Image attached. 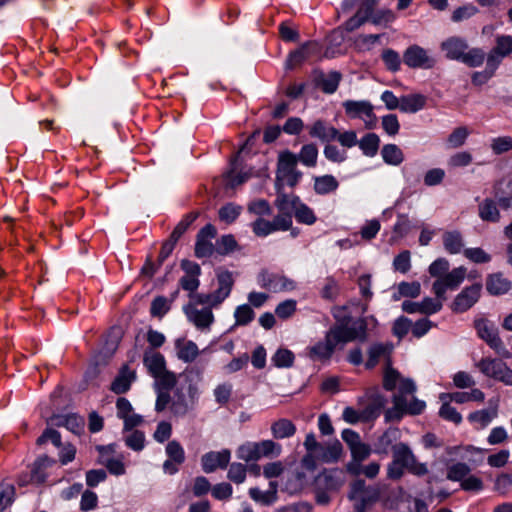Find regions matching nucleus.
I'll use <instances>...</instances> for the list:
<instances>
[{"mask_svg":"<svg viewBox=\"0 0 512 512\" xmlns=\"http://www.w3.org/2000/svg\"><path fill=\"white\" fill-rule=\"evenodd\" d=\"M350 316H345L340 320V324L332 326L328 331V337L337 345L339 343H348L356 339L365 340L367 337V321L365 318H359L349 327Z\"/></svg>","mask_w":512,"mask_h":512,"instance_id":"1","label":"nucleus"},{"mask_svg":"<svg viewBox=\"0 0 512 512\" xmlns=\"http://www.w3.org/2000/svg\"><path fill=\"white\" fill-rule=\"evenodd\" d=\"M282 447L273 440L247 442L237 449V457L245 462L257 461L262 457L272 458L281 454Z\"/></svg>","mask_w":512,"mask_h":512,"instance_id":"2","label":"nucleus"},{"mask_svg":"<svg viewBox=\"0 0 512 512\" xmlns=\"http://www.w3.org/2000/svg\"><path fill=\"white\" fill-rule=\"evenodd\" d=\"M386 403V397L380 393L377 387L369 388L364 396L358 398L363 423L374 422L381 415Z\"/></svg>","mask_w":512,"mask_h":512,"instance_id":"3","label":"nucleus"},{"mask_svg":"<svg viewBox=\"0 0 512 512\" xmlns=\"http://www.w3.org/2000/svg\"><path fill=\"white\" fill-rule=\"evenodd\" d=\"M476 366L485 376L512 385V369L502 360L482 358Z\"/></svg>","mask_w":512,"mask_h":512,"instance_id":"4","label":"nucleus"},{"mask_svg":"<svg viewBox=\"0 0 512 512\" xmlns=\"http://www.w3.org/2000/svg\"><path fill=\"white\" fill-rule=\"evenodd\" d=\"M481 290V283H474L471 286L464 288L451 303V310L454 313L466 312L479 300Z\"/></svg>","mask_w":512,"mask_h":512,"instance_id":"5","label":"nucleus"},{"mask_svg":"<svg viewBox=\"0 0 512 512\" xmlns=\"http://www.w3.org/2000/svg\"><path fill=\"white\" fill-rule=\"evenodd\" d=\"M403 62L413 69H430L435 65V60L427 54L425 49L418 45H411L404 51Z\"/></svg>","mask_w":512,"mask_h":512,"instance_id":"6","label":"nucleus"},{"mask_svg":"<svg viewBox=\"0 0 512 512\" xmlns=\"http://www.w3.org/2000/svg\"><path fill=\"white\" fill-rule=\"evenodd\" d=\"M341 80L342 74L339 71H330L327 74L319 68L312 71V82L315 88L320 89L325 94L336 92Z\"/></svg>","mask_w":512,"mask_h":512,"instance_id":"7","label":"nucleus"},{"mask_svg":"<svg viewBox=\"0 0 512 512\" xmlns=\"http://www.w3.org/2000/svg\"><path fill=\"white\" fill-rule=\"evenodd\" d=\"M298 158L297 155L289 150L283 151L279 154L275 186H284V178L288 174H292L297 169Z\"/></svg>","mask_w":512,"mask_h":512,"instance_id":"8","label":"nucleus"},{"mask_svg":"<svg viewBox=\"0 0 512 512\" xmlns=\"http://www.w3.org/2000/svg\"><path fill=\"white\" fill-rule=\"evenodd\" d=\"M231 452L229 449L222 451H211L201 457L202 469L205 473H212L218 468L225 469L230 461Z\"/></svg>","mask_w":512,"mask_h":512,"instance_id":"9","label":"nucleus"},{"mask_svg":"<svg viewBox=\"0 0 512 512\" xmlns=\"http://www.w3.org/2000/svg\"><path fill=\"white\" fill-rule=\"evenodd\" d=\"M262 287L272 292H281L294 289V282L284 275L262 271Z\"/></svg>","mask_w":512,"mask_h":512,"instance_id":"10","label":"nucleus"},{"mask_svg":"<svg viewBox=\"0 0 512 512\" xmlns=\"http://www.w3.org/2000/svg\"><path fill=\"white\" fill-rule=\"evenodd\" d=\"M183 309L187 318L193 322L198 329L208 328L214 321L211 307L198 310L192 303H188Z\"/></svg>","mask_w":512,"mask_h":512,"instance_id":"11","label":"nucleus"},{"mask_svg":"<svg viewBox=\"0 0 512 512\" xmlns=\"http://www.w3.org/2000/svg\"><path fill=\"white\" fill-rule=\"evenodd\" d=\"M310 137L318 138L323 143H330L336 140L338 129L323 119L316 120L312 125L307 126Z\"/></svg>","mask_w":512,"mask_h":512,"instance_id":"12","label":"nucleus"},{"mask_svg":"<svg viewBox=\"0 0 512 512\" xmlns=\"http://www.w3.org/2000/svg\"><path fill=\"white\" fill-rule=\"evenodd\" d=\"M441 48L448 59L460 61L468 49V44L460 37H450L442 42Z\"/></svg>","mask_w":512,"mask_h":512,"instance_id":"13","label":"nucleus"},{"mask_svg":"<svg viewBox=\"0 0 512 512\" xmlns=\"http://www.w3.org/2000/svg\"><path fill=\"white\" fill-rule=\"evenodd\" d=\"M512 288V282L505 278L503 273L489 274L486 278V290L491 295H502Z\"/></svg>","mask_w":512,"mask_h":512,"instance_id":"14","label":"nucleus"},{"mask_svg":"<svg viewBox=\"0 0 512 512\" xmlns=\"http://www.w3.org/2000/svg\"><path fill=\"white\" fill-rule=\"evenodd\" d=\"M345 113L351 118H360L362 115L375 119L373 106L368 101L347 100L343 103Z\"/></svg>","mask_w":512,"mask_h":512,"instance_id":"15","label":"nucleus"},{"mask_svg":"<svg viewBox=\"0 0 512 512\" xmlns=\"http://www.w3.org/2000/svg\"><path fill=\"white\" fill-rule=\"evenodd\" d=\"M335 348L336 344L330 337H328V333L326 332L324 341H319L312 346L309 349L308 355L312 360H329L332 357Z\"/></svg>","mask_w":512,"mask_h":512,"instance_id":"16","label":"nucleus"},{"mask_svg":"<svg viewBox=\"0 0 512 512\" xmlns=\"http://www.w3.org/2000/svg\"><path fill=\"white\" fill-rule=\"evenodd\" d=\"M143 363L152 377H157L166 370V361L160 352L146 350L143 356Z\"/></svg>","mask_w":512,"mask_h":512,"instance_id":"17","label":"nucleus"},{"mask_svg":"<svg viewBox=\"0 0 512 512\" xmlns=\"http://www.w3.org/2000/svg\"><path fill=\"white\" fill-rule=\"evenodd\" d=\"M218 289L214 291L215 303H222L230 294L234 279L232 272L225 270L217 273Z\"/></svg>","mask_w":512,"mask_h":512,"instance_id":"18","label":"nucleus"},{"mask_svg":"<svg viewBox=\"0 0 512 512\" xmlns=\"http://www.w3.org/2000/svg\"><path fill=\"white\" fill-rule=\"evenodd\" d=\"M400 437V430L396 427L388 428L376 441L375 451L380 454H388L395 442Z\"/></svg>","mask_w":512,"mask_h":512,"instance_id":"19","label":"nucleus"},{"mask_svg":"<svg viewBox=\"0 0 512 512\" xmlns=\"http://www.w3.org/2000/svg\"><path fill=\"white\" fill-rule=\"evenodd\" d=\"M380 499V490L377 486H369V488L361 493L354 504L355 512H366L369 507L374 505Z\"/></svg>","mask_w":512,"mask_h":512,"instance_id":"20","label":"nucleus"},{"mask_svg":"<svg viewBox=\"0 0 512 512\" xmlns=\"http://www.w3.org/2000/svg\"><path fill=\"white\" fill-rule=\"evenodd\" d=\"M127 371L128 367L125 365L111 383L110 389L115 394H124L130 389L131 383L135 378V373L130 372L127 374Z\"/></svg>","mask_w":512,"mask_h":512,"instance_id":"21","label":"nucleus"},{"mask_svg":"<svg viewBox=\"0 0 512 512\" xmlns=\"http://www.w3.org/2000/svg\"><path fill=\"white\" fill-rule=\"evenodd\" d=\"M474 327L477 331L478 336L484 340L490 347L493 345L494 339L499 337L498 330L493 325L489 324L486 319H476L474 321Z\"/></svg>","mask_w":512,"mask_h":512,"instance_id":"22","label":"nucleus"},{"mask_svg":"<svg viewBox=\"0 0 512 512\" xmlns=\"http://www.w3.org/2000/svg\"><path fill=\"white\" fill-rule=\"evenodd\" d=\"M426 105V97L421 94H411L400 98V110L405 113H416Z\"/></svg>","mask_w":512,"mask_h":512,"instance_id":"23","label":"nucleus"},{"mask_svg":"<svg viewBox=\"0 0 512 512\" xmlns=\"http://www.w3.org/2000/svg\"><path fill=\"white\" fill-rule=\"evenodd\" d=\"M271 433L275 439L289 438L296 433V426L291 420L281 418L271 425Z\"/></svg>","mask_w":512,"mask_h":512,"instance_id":"24","label":"nucleus"},{"mask_svg":"<svg viewBox=\"0 0 512 512\" xmlns=\"http://www.w3.org/2000/svg\"><path fill=\"white\" fill-rule=\"evenodd\" d=\"M176 347L178 349V358L186 363L193 362L199 355L198 347L193 341H183L178 339L176 341Z\"/></svg>","mask_w":512,"mask_h":512,"instance_id":"25","label":"nucleus"},{"mask_svg":"<svg viewBox=\"0 0 512 512\" xmlns=\"http://www.w3.org/2000/svg\"><path fill=\"white\" fill-rule=\"evenodd\" d=\"M393 404L392 408L385 410L384 416L386 422L392 421H400L404 414L406 408V397L403 395H394L393 396Z\"/></svg>","mask_w":512,"mask_h":512,"instance_id":"26","label":"nucleus"},{"mask_svg":"<svg viewBox=\"0 0 512 512\" xmlns=\"http://www.w3.org/2000/svg\"><path fill=\"white\" fill-rule=\"evenodd\" d=\"M339 183L332 175L317 176L314 178V191L316 194L325 195L337 190Z\"/></svg>","mask_w":512,"mask_h":512,"instance_id":"27","label":"nucleus"},{"mask_svg":"<svg viewBox=\"0 0 512 512\" xmlns=\"http://www.w3.org/2000/svg\"><path fill=\"white\" fill-rule=\"evenodd\" d=\"M479 216L483 221L498 222L500 213L496 202L493 199L486 198L479 204Z\"/></svg>","mask_w":512,"mask_h":512,"instance_id":"28","label":"nucleus"},{"mask_svg":"<svg viewBox=\"0 0 512 512\" xmlns=\"http://www.w3.org/2000/svg\"><path fill=\"white\" fill-rule=\"evenodd\" d=\"M443 245L450 254L459 253L463 246V238L459 231H447L443 234Z\"/></svg>","mask_w":512,"mask_h":512,"instance_id":"29","label":"nucleus"},{"mask_svg":"<svg viewBox=\"0 0 512 512\" xmlns=\"http://www.w3.org/2000/svg\"><path fill=\"white\" fill-rule=\"evenodd\" d=\"M200 211H192L183 216L182 220L175 226L170 234V237L179 241V239L186 233L189 227L196 221L200 216Z\"/></svg>","mask_w":512,"mask_h":512,"instance_id":"30","label":"nucleus"},{"mask_svg":"<svg viewBox=\"0 0 512 512\" xmlns=\"http://www.w3.org/2000/svg\"><path fill=\"white\" fill-rule=\"evenodd\" d=\"M381 154L385 163L398 166L404 160L402 150L395 144H386L382 147Z\"/></svg>","mask_w":512,"mask_h":512,"instance_id":"31","label":"nucleus"},{"mask_svg":"<svg viewBox=\"0 0 512 512\" xmlns=\"http://www.w3.org/2000/svg\"><path fill=\"white\" fill-rule=\"evenodd\" d=\"M342 454V444L336 440L333 444L323 446L318 452L317 458L323 462H337Z\"/></svg>","mask_w":512,"mask_h":512,"instance_id":"32","label":"nucleus"},{"mask_svg":"<svg viewBox=\"0 0 512 512\" xmlns=\"http://www.w3.org/2000/svg\"><path fill=\"white\" fill-rule=\"evenodd\" d=\"M358 145L364 155L368 157H373L378 152L380 138L375 133H368L364 137H362V139L358 142Z\"/></svg>","mask_w":512,"mask_h":512,"instance_id":"33","label":"nucleus"},{"mask_svg":"<svg viewBox=\"0 0 512 512\" xmlns=\"http://www.w3.org/2000/svg\"><path fill=\"white\" fill-rule=\"evenodd\" d=\"M239 249H240L239 244L236 241L234 235H232V234L223 235L216 241L215 251L219 255H222V256L228 255V254H230L236 250H239Z\"/></svg>","mask_w":512,"mask_h":512,"instance_id":"34","label":"nucleus"},{"mask_svg":"<svg viewBox=\"0 0 512 512\" xmlns=\"http://www.w3.org/2000/svg\"><path fill=\"white\" fill-rule=\"evenodd\" d=\"M237 160H238L237 156H235L231 160V166L232 167L224 175L225 178L228 180L227 185L230 188H235V187L243 184L244 182H246L252 176L251 172H243V173H239V174L235 175V171L237 169Z\"/></svg>","mask_w":512,"mask_h":512,"instance_id":"35","label":"nucleus"},{"mask_svg":"<svg viewBox=\"0 0 512 512\" xmlns=\"http://www.w3.org/2000/svg\"><path fill=\"white\" fill-rule=\"evenodd\" d=\"M318 148L316 144L309 143L302 146L299 155L297 156L298 161L308 167H314L317 163Z\"/></svg>","mask_w":512,"mask_h":512,"instance_id":"36","label":"nucleus"},{"mask_svg":"<svg viewBox=\"0 0 512 512\" xmlns=\"http://www.w3.org/2000/svg\"><path fill=\"white\" fill-rule=\"evenodd\" d=\"M390 352L391 348H389L387 345L380 343L372 345L368 351V359L365 363L366 368H374L378 364L380 357L386 354H390Z\"/></svg>","mask_w":512,"mask_h":512,"instance_id":"37","label":"nucleus"},{"mask_svg":"<svg viewBox=\"0 0 512 512\" xmlns=\"http://www.w3.org/2000/svg\"><path fill=\"white\" fill-rule=\"evenodd\" d=\"M386 69L390 72H397L401 68V58L398 52L391 48L384 49L381 54Z\"/></svg>","mask_w":512,"mask_h":512,"instance_id":"38","label":"nucleus"},{"mask_svg":"<svg viewBox=\"0 0 512 512\" xmlns=\"http://www.w3.org/2000/svg\"><path fill=\"white\" fill-rule=\"evenodd\" d=\"M485 52L481 48H472L465 51L460 62L464 63L468 67L481 66L485 60Z\"/></svg>","mask_w":512,"mask_h":512,"instance_id":"39","label":"nucleus"},{"mask_svg":"<svg viewBox=\"0 0 512 512\" xmlns=\"http://www.w3.org/2000/svg\"><path fill=\"white\" fill-rule=\"evenodd\" d=\"M294 359L295 356L293 352L286 348H279L272 357L274 365L278 368L292 367L294 364Z\"/></svg>","mask_w":512,"mask_h":512,"instance_id":"40","label":"nucleus"},{"mask_svg":"<svg viewBox=\"0 0 512 512\" xmlns=\"http://www.w3.org/2000/svg\"><path fill=\"white\" fill-rule=\"evenodd\" d=\"M393 452V460L404 465L408 466V462L413 457V452L410 447L406 443H398L392 447Z\"/></svg>","mask_w":512,"mask_h":512,"instance_id":"41","label":"nucleus"},{"mask_svg":"<svg viewBox=\"0 0 512 512\" xmlns=\"http://www.w3.org/2000/svg\"><path fill=\"white\" fill-rule=\"evenodd\" d=\"M121 339V329L119 327H112L106 337L103 352L111 356L117 350Z\"/></svg>","mask_w":512,"mask_h":512,"instance_id":"42","label":"nucleus"},{"mask_svg":"<svg viewBox=\"0 0 512 512\" xmlns=\"http://www.w3.org/2000/svg\"><path fill=\"white\" fill-rule=\"evenodd\" d=\"M121 339V329L119 327H112L106 337L103 352L111 356L117 350Z\"/></svg>","mask_w":512,"mask_h":512,"instance_id":"43","label":"nucleus"},{"mask_svg":"<svg viewBox=\"0 0 512 512\" xmlns=\"http://www.w3.org/2000/svg\"><path fill=\"white\" fill-rule=\"evenodd\" d=\"M277 198L274 202L280 213L292 214L294 209L290 203V196L284 192V186H275Z\"/></svg>","mask_w":512,"mask_h":512,"instance_id":"44","label":"nucleus"},{"mask_svg":"<svg viewBox=\"0 0 512 512\" xmlns=\"http://www.w3.org/2000/svg\"><path fill=\"white\" fill-rule=\"evenodd\" d=\"M234 317L236 325L245 326L254 320L255 312L248 304H243L235 309Z\"/></svg>","mask_w":512,"mask_h":512,"instance_id":"45","label":"nucleus"},{"mask_svg":"<svg viewBox=\"0 0 512 512\" xmlns=\"http://www.w3.org/2000/svg\"><path fill=\"white\" fill-rule=\"evenodd\" d=\"M470 471L471 469L466 463L458 462L448 467L447 479L462 482L469 475Z\"/></svg>","mask_w":512,"mask_h":512,"instance_id":"46","label":"nucleus"},{"mask_svg":"<svg viewBox=\"0 0 512 512\" xmlns=\"http://www.w3.org/2000/svg\"><path fill=\"white\" fill-rule=\"evenodd\" d=\"M465 274L466 269L464 267L454 268L451 272H446L442 278V281L449 289H455L464 280Z\"/></svg>","mask_w":512,"mask_h":512,"instance_id":"47","label":"nucleus"},{"mask_svg":"<svg viewBox=\"0 0 512 512\" xmlns=\"http://www.w3.org/2000/svg\"><path fill=\"white\" fill-rule=\"evenodd\" d=\"M241 213V207L228 203L222 206L218 211L219 219L227 224L233 223Z\"/></svg>","mask_w":512,"mask_h":512,"instance_id":"48","label":"nucleus"},{"mask_svg":"<svg viewBox=\"0 0 512 512\" xmlns=\"http://www.w3.org/2000/svg\"><path fill=\"white\" fill-rule=\"evenodd\" d=\"M170 310L168 298L164 296H156L150 306V314L152 317L162 318Z\"/></svg>","mask_w":512,"mask_h":512,"instance_id":"49","label":"nucleus"},{"mask_svg":"<svg viewBox=\"0 0 512 512\" xmlns=\"http://www.w3.org/2000/svg\"><path fill=\"white\" fill-rule=\"evenodd\" d=\"M54 463H56V461L54 459L49 458L47 455L39 457L35 461L34 467L32 469V479L36 480L37 482H43L45 476L41 472L48 466L53 465Z\"/></svg>","mask_w":512,"mask_h":512,"instance_id":"50","label":"nucleus"},{"mask_svg":"<svg viewBox=\"0 0 512 512\" xmlns=\"http://www.w3.org/2000/svg\"><path fill=\"white\" fill-rule=\"evenodd\" d=\"M166 453L169 459H171L176 464H183L185 461L184 449L176 440L168 442L166 446Z\"/></svg>","mask_w":512,"mask_h":512,"instance_id":"51","label":"nucleus"},{"mask_svg":"<svg viewBox=\"0 0 512 512\" xmlns=\"http://www.w3.org/2000/svg\"><path fill=\"white\" fill-rule=\"evenodd\" d=\"M48 441H51V443L57 448L62 447L61 435L57 430L53 428H46L37 438L36 445L42 446Z\"/></svg>","mask_w":512,"mask_h":512,"instance_id":"52","label":"nucleus"},{"mask_svg":"<svg viewBox=\"0 0 512 512\" xmlns=\"http://www.w3.org/2000/svg\"><path fill=\"white\" fill-rule=\"evenodd\" d=\"M294 215L299 223L312 225L316 221V216L313 210L306 204H299Z\"/></svg>","mask_w":512,"mask_h":512,"instance_id":"53","label":"nucleus"},{"mask_svg":"<svg viewBox=\"0 0 512 512\" xmlns=\"http://www.w3.org/2000/svg\"><path fill=\"white\" fill-rule=\"evenodd\" d=\"M247 473V466L241 463H232L227 473L230 481L240 484L245 481Z\"/></svg>","mask_w":512,"mask_h":512,"instance_id":"54","label":"nucleus"},{"mask_svg":"<svg viewBox=\"0 0 512 512\" xmlns=\"http://www.w3.org/2000/svg\"><path fill=\"white\" fill-rule=\"evenodd\" d=\"M479 12L478 8L473 4L463 5L458 7L452 13L451 19L453 22H460L466 19L471 18L475 14Z\"/></svg>","mask_w":512,"mask_h":512,"instance_id":"55","label":"nucleus"},{"mask_svg":"<svg viewBox=\"0 0 512 512\" xmlns=\"http://www.w3.org/2000/svg\"><path fill=\"white\" fill-rule=\"evenodd\" d=\"M491 149L495 155H501L512 150V137L501 136L494 138L491 143Z\"/></svg>","mask_w":512,"mask_h":512,"instance_id":"56","label":"nucleus"},{"mask_svg":"<svg viewBox=\"0 0 512 512\" xmlns=\"http://www.w3.org/2000/svg\"><path fill=\"white\" fill-rule=\"evenodd\" d=\"M252 230L256 236L265 237L274 232L275 227L271 221L260 217L252 223Z\"/></svg>","mask_w":512,"mask_h":512,"instance_id":"57","label":"nucleus"},{"mask_svg":"<svg viewBox=\"0 0 512 512\" xmlns=\"http://www.w3.org/2000/svg\"><path fill=\"white\" fill-rule=\"evenodd\" d=\"M468 134L469 132L466 127H458L454 129L453 132L449 135L447 143L451 148L461 147L465 143Z\"/></svg>","mask_w":512,"mask_h":512,"instance_id":"58","label":"nucleus"},{"mask_svg":"<svg viewBox=\"0 0 512 512\" xmlns=\"http://www.w3.org/2000/svg\"><path fill=\"white\" fill-rule=\"evenodd\" d=\"M412 322L410 319H408L405 316H401L398 319L395 320L392 332L393 335L396 336L398 339H403L411 329Z\"/></svg>","mask_w":512,"mask_h":512,"instance_id":"59","label":"nucleus"},{"mask_svg":"<svg viewBox=\"0 0 512 512\" xmlns=\"http://www.w3.org/2000/svg\"><path fill=\"white\" fill-rule=\"evenodd\" d=\"M500 56H508L512 52V36L501 35L496 37V45L493 48Z\"/></svg>","mask_w":512,"mask_h":512,"instance_id":"60","label":"nucleus"},{"mask_svg":"<svg viewBox=\"0 0 512 512\" xmlns=\"http://www.w3.org/2000/svg\"><path fill=\"white\" fill-rule=\"evenodd\" d=\"M144 443L145 435L140 430H133L125 439V444L134 451H141L144 448Z\"/></svg>","mask_w":512,"mask_h":512,"instance_id":"61","label":"nucleus"},{"mask_svg":"<svg viewBox=\"0 0 512 512\" xmlns=\"http://www.w3.org/2000/svg\"><path fill=\"white\" fill-rule=\"evenodd\" d=\"M393 267L396 271L403 274L407 273L411 268L410 251L404 250L400 252L393 260Z\"/></svg>","mask_w":512,"mask_h":512,"instance_id":"62","label":"nucleus"},{"mask_svg":"<svg viewBox=\"0 0 512 512\" xmlns=\"http://www.w3.org/2000/svg\"><path fill=\"white\" fill-rule=\"evenodd\" d=\"M439 416L458 425L462 421L461 414L449 403H443L439 410Z\"/></svg>","mask_w":512,"mask_h":512,"instance_id":"63","label":"nucleus"},{"mask_svg":"<svg viewBox=\"0 0 512 512\" xmlns=\"http://www.w3.org/2000/svg\"><path fill=\"white\" fill-rule=\"evenodd\" d=\"M339 295V286L334 277L326 278V284L321 290V297L326 300H334Z\"/></svg>","mask_w":512,"mask_h":512,"instance_id":"64","label":"nucleus"}]
</instances>
